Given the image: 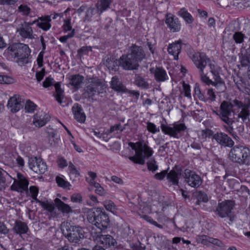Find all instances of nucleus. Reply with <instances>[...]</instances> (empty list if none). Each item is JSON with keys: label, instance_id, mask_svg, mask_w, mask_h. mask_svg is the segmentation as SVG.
Masks as SVG:
<instances>
[{"label": "nucleus", "instance_id": "nucleus-1", "mask_svg": "<svg viewBox=\"0 0 250 250\" xmlns=\"http://www.w3.org/2000/svg\"><path fill=\"white\" fill-rule=\"evenodd\" d=\"M190 58L198 69L201 80L207 85L214 86L223 92L226 89L225 83L219 75V68L212 63L210 59L203 53H194Z\"/></svg>", "mask_w": 250, "mask_h": 250}, {"label": "nucleus", "instance_id": "nucleus-2", "mask_svg": "<svg viewBox=\"0 0 250 250\" xmlns=\"http://www.w3.org/2000/svg\"><path fill=\"white\" fill-rule=\"evenodd\" d=\"M31 50L28 45L22 43H13L5 50L3 56L11 61L24 65L30 62Z\"/></svg>", "mask_w": 250, "mask_h": 250}, {"label": "nucleus", "instance_id": "nucleus-3", "mask_svg": "<svg viewBox=\"0 0 250 250\" xmlns=\"http://www.w3.org/2000/svg\"><path fill=\"white\" fill-rule=\"evenodd\" d=\"M88 222L101 230H105L109 225V218L103 208H93L87 212Z\"/></svg>", "mask_w": 250, "mask_h": 250}, {"label": "nucleus", "instance_id": "nucleus-4", "mask_svg": "<svg viewBox=\"0 0 250 250\" xmlns=\"http://www.w3.org/2000/svg\"><path fill=\"white\" fill-rule=\"evenodd\" d=\"M129 146L135 150V155L129 156L128 159L135 164L144 165L146 159L151 157L153 153L152 149L143 141H139L135 144L130 142Z\"/></svg>", "mask_w": 250, "mask_h": 250}, {"label": "nucleus", "instance_id": "nucleus-5", "mask_svg": "<svg viewBox=\"0 0 250 250\" xmlns=\"http://www.w3.org/2000/svg\"><path fill=\"white\" fill-rule=\"evenodd\" d=\"M61 230L63 235L71 243H79L84 237V232L82 227L72 225L68 222H64L62 224Z\"/></svg>", "mask_w": 250, "mask_h": 250}, {"label": "nucleus", "instance_id": "nucleus-6", "mask_svg": "<svg viewBox=\"0 0 250 250\" xmlns=\"http://www.w3.org/2000/svg\"><path fill=\"white\" fill-rule=\"evenodd\" d=\"M105 88V84L101 80L90 78L87 80L83 95L89 101L93 102L94 96L96 94L103 93Z\"/></svg>", "mask_w": 250, "mask_h": 250}, {"label": "nucleus", "instance_id": "nucleus-7", "mask_svg": "<svg viewBox=\"0 0 250 250\" xmlns=\"http://www.w3.org/2000/svg\"><path fill=\"white\" fill-rule=\"evenodd\" d=\"M229 159L239 164H250V149L240 146L232 148L229 154Z\"/></svg>", "mask_w": 250, "mask_h": 250}, {"label": "nucleus", "instance_id": "nucleus-8", "mask_svg": "<svg viewBox=\"0 0 250 250\" xmlns=\"http://www.w3.org/2000/svg\"><path fill=\"white\" fill-rule=\"evenodd\" d=\"M234 105H235L233 104V101L231 103L224 101L220 106L219 118L230 127L231 130H232V127L231 126L234 122L233 118L230 117L231 113L234 112L233 110Z\"/></svg>", "mask_w": 250, "mask_h": 250}, {"label": "nucleus", "instance_id": "nucleus-9", "mask_svg": "<svg viewBox=\"0 0 250 250\" xmlns=\"http://www.w3.org/2000/svg\"><path fill=\"white\" fill-rule=\"evenodd\" d=\"M234 206V201L226 200L219 203L215 210L216 214L221 218L228 217L231 221L233 220V216L231 215V210Z\"/></svg>", "mask_w": 250, "mask_h": 250}, {"label": "nucleus", "instance_id": "nucleus-10", "mask_svg": "<svg viewBox=\"0 0 250 250\" xmlns=\"http://www.w3.org/2000/svg\"><path fill=\"white\" fill-rule=\"evenodd\" d=\"M161 128L164 133L175 138H178V134L187 129L185 125L182 123H174L172 126H167L163 124H161Z\"/></svg>", "mask_w": 250, "mask_h": 250}, {"label": "nucleus", "instance_id": "nucleus-11", "mask_svg": "<svg viewBox=\"0 0 250 250\" xmlns=\"http://www.w3.org/2000/svg\"><path fill=\"white\" fill-rule=\"evenodd\" d=\"M234 104L238 108H241V111L238 114V117L241 118L243 122L250 121V100L247 99V102L243 104L242 102L237 100H233Z\"/></svg>", "mask_w": 250, "mask_h": 250}, {"label": "nucleus", "instance_id": "nucleus-12", "mask_svg": "<svg viewBox=\"0 0 250 250\" xmlns=\"http://www.w3.org/2000/svg\"><path fill=\"white\" fill-rule=\"evenodd\" d=\"M183 177L188 185L193 188H197L202 183L201 177L196 173L189 169L185 170Z\"/></svg>", "mask_w": 250, "mask_h": 250}, {"label": "nucleus", "instance_id": "nucleus-13", "mask_svg": "<svg viewBox=\"0 0 250 250\" xmlns=\"http://www.w3.org/2000/svg\"><path fill=\"white\" fill-rule=\"evenodd\" d=\"M35 22L23 21L20 24L17 28V32L22 38L25 39H34L33 31L31 25L35 24Z\"/></svg>", "mask_w": 250, "mask_h": 250}, {"label": "nucleus", "instance_id": "nucleus-14", "mask_svg": "<svg viewBox=\"0 0 250 250\" xmlns=\"http://www.w3.org/2000/svg\"><path fill=\"white\" fill-rule=\"evenodd\" d=\"M120 66L125 70H132L137 69L139 63L128 54L123 55L120 57Z\"/></svg>", "mask_w": 250, "mask_h": 250}, {"label": "nucleus", "instance_id": "nucleus-15", "mask_svg": "<svg viewBox=\"0 0 250 250\" xmlns=\"http://www.w3.org/2000/svg\"><path fill=\"white\" fill-rule=\"evenodd\" d=\"M213 138L220 145L231 147L234 145L233 140L224 132H217L213 135Z\"/></svg>", "mask_w": 250, "mask_h": 250}, {"label": "nucleus", "instance_id": "nucleus-16", "mask_svg": "<svg viewBox=\"0 0 250 250\" xmlns=\"http://www.w3.org/2000/svg\"><path fill=\"white\" fill-rule=\"evenodd\" d=\"M97 241L102 244L105 248L113 249L117 247L116 240L110 235H100L97 237Z\"/></svg>", "mask_w": 250, "mask_h": 250}, {"label": "nucleus", "instance_id": "nucleus-17", "mask_svg": "<svg viewBox=\"0 0 250 250\" xmlns=\"http://www.w3.org/2000/svg\"><path fill=\"white\" fill-rule=\"evenodd\" d=\"M128 54L138 62L142 61L146 57V54L142 47L135 44H133L130 47Z\"/></svg>", "mask_w": 250, "mask_h": 250}, {"label": "nucleus", "instance_id": "nucleus-18", "mask_svg": "<svg viewBox=\"0 0 250 250\" xmlns=\"http://www.w3.org/2000/svg\"><path fill=\"white\" fill-rule=\"evenodd\" d=\"M165 22L171 31L175 32L180 31L181 24L178 18L171 14H167Z\"/></svg>", "mask_w": 250, "mask_h": 250}, {"label": "nucleus", "instance_id": "nucleus-19", "mask_svg": "<svg viewBox=\"0 0 250 250\" xmlns=\"http://www.w3.org/2000/svg\"><path fill=\"white\" fill-rule=\"evenodd\" d=\"M22 106L21 98L19 95H15L13 96L8 101L7 107L12 112L16 113L18 112Z\"/></svg>", "mask_w": 250, "mask_h": 250}, {"label": "nucleus", "instance_id": "nucleus-20", "mask_svg": "<svg viewBox=\"0 0 250 250\" xmlns=\"http://www.w3.org/2000/svg\"><path fill=\"white\" fill-rule=\"evenodd\" d=\"M50 118V116L47 114L43 111L39 112L34 116L33 123L36 127H41L49 121Z\"/></svg>", "mask_w": 250, "mask_h": 250}, {"label": "nucleus", "instance_id": "nucleus-21", "mask_svg": "<svg viewBox=\"0 0 250 250\" xmlns=\"http://www.w3.org/2000/svg\"><path fill=\"white\" fill-rule=\"evenodd\" d=\"M51 16H45L38 18L37 20L33 21L35 22L38 27L44 31H48L51 27L50 22Z\"/></svg>", "mask_w": 250, "mask_h": 250}, {"label": "nucleus", "instance_id": "nucleus-22", "mask_svg": "<svg viewBox=\"0 0 250 250\" xmlns=\"http://www.w3.org/2000/svg\"><path fill=\"white\" fill-rule=\"evenodd\" d=\"M95 9L93 7H88L85 6H82L77 9V13L79 15H83L84 21H90L91 18L95 13Z\"/></svg>", "mask_w": 250, "mask_h": 250}, {"label": "nucleus", "instance_id": "nucleus-23", "mask_svg": "<svg viewBox=\"0 0 250 250\" xmlns=\"http://www.w3.org/2000/svg\"><path fill=\"white\" fill-rule=\"evenodd\" d=\"M72 110L75 119L78 122L81 123H83L85 122L86 116L81 105L78 103L75 104L72 108Z\"/></svg>", "mask_w": 250, "mask_h": 250}, {"label": "nucleus", "instance_id": "nucleus-24", "mask_svg": "<svg viewBox=\"0 0 250 250\" xmlns=\"http://www.w3.org/2000/svg\"><path fill=\"white\" fill-rule=\"evenodd\" d=\"M149 70L154 75L157 81L164 82L168 79L166 71L162 67H152Z\"/></svg>", "mask_w": 250, "mask_h": 250}, {"label": "nucleus", "instance_id": "nucleus-25", "mask_svg": "<svg viewBox=\"0 0 250 250\" xmlns=\"http://www.w3.org/2000/svg\"><path fill=\"white\" fill-rule=\"evenodd\" d=\"M181 50V42L180 41L175 42L174 43L169 44L167 48L168 52L172 55L174 59L177 60L178 59V55Z\"/></svg>", "mask_w": 250, "mask_h": 250}, {"label": "nucleus", "instance_id": "nucleus-26", "mask_svg": "<svg viewBox=\"0 0 250 250\" xmlns=\"http://www.w3.org/2000/svg\"><path fill=\"white\" fill-rule=\"evenodd\" d=\"M13 230L15 233L21 235L27 232L28 228L25 223L16 221L13 228Z\"/></svg>", "mask_w": 250, "mask_h": 250}, {"label": "nucleus", "instance_id": "nucleus-27", "mask_svg": "<svg viewBox=\"0 0 250 250\" xmlns=\"http://www.w3.org/2000/svg\"><path fill=\"white\" fill-rule=\"evenodd\" d=\"M110 83L111 88L118 92H124L126 90L125 86L116 76L112 77Z\"/></svg>", "mask_w": 250, "mask_h": 250}, {"label": "nucleus", "instance_id": "nucleus-28", "mask_svg": "<svg viewBox=\"0 0 250 250\" xmlns=\"http://www.w3.org/2000/svg\"><path fill=\"white\" fill-rule=\"evenodd\" d=\"M54 202L56 207L62 213L68 214L73 212L71 208L68 205L63 203L60 199L56 198L54 200Z\"/></svg>", "mask_w": 250, "mask_h": 250}, {"label": "nucleus", "instance_id": "nucleus-29", "mask_svg": "<svg viewBox=\"0 0 250 250\" xmlns=\"http://www.w3.org/2000/svg\"><path fill=\"white\" fill-rule=\"evenodd\" d=\"M181 170L176 168L172 169L167 174V179L173 185H177L179 183V176L181 175Z\"/></svg>", "mask_w": 250, "mask_h": 250}, {"label": "nucleus", "instance_id": "nucleus-30", "mask_svg": "<svg viewBox=\"0 0 250 250\" xmlns=\"http://www.w3.org/2000/svg\"><path fill=\"white\" fill-rule=\"evenodd\" d=\"M69 84L77 90L79 89L83 82L84 77L79 74L70 76L69 78Z\"/></svg>", "mask_w": 250, "mask_h": 250}, {"label": "nucleus", "instance_id": "nucleus-31", "mask_svg": "<svg viewBox=\"0 0 250 250\" xmlns=\"http://www.w3.org/2000/svg\"><path fill=\"white\" fill-rule=\"evenodd\" d=\"M11 179V177L6 171L0 168V190L4 189L8 186V181Z\"/></svg>", "mask_w": 250, "mask_h": 250}, {"label": "nucleus", "instance_id": "nucleus-32", "mask_svg": "<svg viewBox=\"0 0 250 250\" xmlns=\"http://www.w3.org/2000/svg\"><path fill=\"white\" fill-rule=\"evenodd\" d=\"M28 184V181L26 179H21L18 182L13 184L11 186V188L22 192L23 191L27 190Z\"/></svg>", "mask_w": 250, "mask_h": 250}, {"label": "nucleus", "instance_id": "nucleus-33", "mask_svg": "<svg viewBox=\"0 0 250 250\" xmlns=\"http://www.w3.org/2000/svg\"><path fill=\"white\" fill-rule=\"evenodd\" d=\"M105 64L109 70L116 71L120 65V59L119 60H115L114 58L107 59Z\"/></svg>", "mask_w": 250, "mask_h": 250}, {"label": "nucleus", "instance_id": "nucleus-34", "mask_svg": "<svg viewBox=\"0 0 250 250\" xmlns=\"http://www.w3.org/2000/svg\"><path fill=\"white\" fill-rule=\"evenodd\" d=\"M45 132L48 134L50 140L51 138L53 139V141L54 142V144H53L52 143H51V145L55 146L56 144L58 143L60 139L59 137H57L56 130H54L49 126L46 128Z\"/></svg>", "mask_w": 250, "mask_h": 250}, {"label": "nucleus", "instance_id": "nucleus-35", "mask_svg": "<svg viewBox=\"0 0 250 250\" xmlns=\"http://www.w3.org/2000/svg\"><path fill=\"white\" fill-rule=\"evenodd\" d=\"M55 88L56 92L55 96L56 100L60 104H62V100L63 98V90L61 88L60 83H57L55 84Z\"/></svg>", "mask_w": 250, "mask_h": 250}, {"label": "nucleus", "instance_id": "nucleus-36", "mask_svg": "<svg viewBox=\"0 0 250 250\" xmlns=\"http://www.w3.org/2000/svg\"><path fill=\"white\" fill-rule=\"evenodd\" d=\"M178 15L183 18L188 23H191L193 21L192 16L187 11L186 8H182L179 12Z\"/></svg>", "mask_w": 250, "mask_h": 250}, {"label": "nucleus", "instance_id": "nucleus-37", "mask_svg": "<svg viewBox=\"0 0 250 250\" xmlns=\"http://www.w3.org/2000/svg\"><path fill=\"white\" fill-rule=\"evenodd\" d=\"M199 240L204 245H208V243H211L219 245V241L217 239L209 237L207 235H202L199 237Z\"/></svg>", "mask_w": 250, "mask_h": 250}, {"label": "nucleus", "instance_id": "nucleus-38", "mask_svg": "<svg viewBox=\"0 0 250 250\" xmlns=\"http://www.w3.org/2000/svg\"><path fill=\"white\" fill-rule=\"evenodd\" d=\"M39 164L34 168V172L38 174H42L47 170V166L42 159L39 158Z\"/></svg>", "mask_w": 250, "mask_h": 250}, {"label": "nucleus", "instance_id": "nucleus-39", "mask_svg": "<svg viewBox=\"0 0 250 250\" xmlns=\"http://www.w3.org/2000/svg\"><path fill=\"white\" fill-rule=\"evenodd\" d=\"M110 0H98L97 3V10L100 11V13L105 11L109 7Z\"/></svg>", "mask_w": 250, "mask_h": 250}, {"label": "nucleus", "instance_id": "nucleus-40", "mask_svg": "<svg viewBox=\"0 0 250 250\" xmlns=\"http://www.w3.org/2000/svg\"><path fill=\"white\" fill-rule=\"evenodd\" d=\"M134 83L144 89L148 88L149 86L148 83L145 81V79L139 76H136Z\"/></svg>", "mask_w": 250, "mask_h": 250}, {"label": "nucleus", "instance_id": "nucleus-41", "mask_svg": "<svg viewBox=\"0 0 250 250\" xmlns=\"http://www.w3.org/2000/svg\"><path fill=\"white\" fill-rule=\"evenodd\" d=\"M105 209L113 213H114L117 208L115 204L111 200H105L103 203Z\"/></svg>", "mask_w": 250, "mask_h": 250}, {"label": "nucleus", "instance_id": "nucleus-42", "mask_svg": "<svg viewBox=\"0 0 250 250\" xmlns=\"http://www.w3.org/2000/svg\"><path fill=\"white\" fill-rule=\"evenodd\" d=\"M196 196L197 199L196 204H199L201 202L207 203L208 201L207 194L204 192L199 191L197 192Z\"/></svg>", "mask_w": 250, "mask_h": 250}, {"label": "nucleus", "instance_id": "nucleus-43", "mask_svg": "<svg viewBox=\"0 0 250 250\" xmlns=\"http://www.w3.org/2000/svg\"><path fill=\"white\" fill-rule=\"evenodd\" d=\"M37 107L33 102L30 100H27L25 105V110L26 112L32 113L34 111Z\"/></svg>", "mask_w": 250, "mask_h": 250}, {"label": "nucleus", "instance_id": "nucleus-44", "mask_svg": "<svg viewBox=\"0 0 250 250\" xmlns=\"http://www.w3.org/2000/svg\"><path fill=\"white\" fill-rule=\"evenodd\" d=\"M14 82V80L11 77L7 75H0V83L11 84Z\"/></svg>", "mask_w": 250, "mask_h": 250}, {"label": "nucleus", "instance_id": "nucleus-45", "mask_svg": "<svg viewBox=\"0 0 250 250\" xmlns=\"http://www.w3.org/2000/svg\"><path fill=\"white\" fill-rule=\"evenodd\" d=\"M18 11L23 16H28L31 12V9L26 5L21 4L18 7Z\"/></svg>", "mask_w": 250, "mask_h": 250}, {"label": "nucleus", "instance_id": "nucleus-46", "mask_svg": "<svg viewBox=\"0 0 250 250\" xmlns=\"http://www.w3.org/2000/svg\"><path fill=\"white\" fill-rule=\"evenodd\" d=\"M147 166L148 169L152 172H154L158 169L156 162L154 159H151L147 162Z\"/></svg>", "mask_w": 250, "mask_h": 250}, {"label": "nucleus", "instance_id": "nucleus-47", "mask_svg": "<svg viewBox=\"0 0 250 250\" xmlns=\"http://www.w3.org/2000/svg\"><path fill=\"white\" fill-rule=\"evenodd\" d=\"M56 182L59 187L66 188L70 186V184L67 181H65L63 178L57 176L56 178Z\"/></svg>", "mask_w": 250, "mask_h": 250}, {"label": "nucleus", "instance_id": "nucleus-48", "mask_svg": "<svg viewBox=\"0 0 250 250\" xmlns=\"http://www.w3.org/2000/svg\"><path fill=\"white\" fill-rule=\"evenodd\" d=\"M146 125L147 129L149 132L153 134H155L160 131L159 128H157L154 124L149 122H147L146 123Z\"/></svg>", "mask_w": 250, "mask_h": 250}, {"label": "nucleus", "instance_id": "nucleus-49", "mask_svg": "<svg viewBox=\"0 0 250 250\" xmlns=\"http://www.w3.org/2000/svg\"><path fill=\"white\" fill-rule=\"evenodd\" d=\"M39 158H31L29 159L28 165L30 168L34 172V168L39 164Z\"/></svg>", "mask_w": 250, "mask_h": 250}, {"label": "nucleus", "instance_id": "nucleus-50", "mask_svg": "<svg viewBox=\"0 0 250 250\" xmlns=\"http://www.w3.org/2000/svg\"><path fill=\"white\" fill-rule=\"evenodd\" d=\"M233 39L236 43H241L244 40V35L241 32H236L233 35Z\"/></svg>", "mask_w": 250, "mask_h": 250}, {"label": "nucleus", "instance_id": "nucleus-51", "mask_svg": "<svg viewBox=\"0 0 250 250\" xmlns=\"http://www.w3.org/2000/svg\"><path fill=\"white\" fill-rule=\"evenodd\" d=\"M207 98L206 99V101L209 100L211 102L214 101L216 99V95L215 94V92L212 88H209L208 89L207 93Z\"/></svg>", "mask_w": 250, "mask_h": 250}, {"label": "nucleus", "instance_id": "nucleus-52", "mask_svg": "<svg viewBox=\"0 0 250 250\" xmlns=\"http://www.w3.org/2000/svg\"><path fill=\"white\" fill-rule=\"evenodd\" d=\"M75 33V29H73L71 32L67 35L61 37L59 39L60 41L63 43L66 42L68 39H71L74 37Z\"/></svg>", "mask_w": 250, "mask_h": 250}, {"label": "nucleus", "instance_id": "nucleus-53", "mask_svg": "<svg viewBox=\"0 0 250 250\" xmlns=\"http://www.w3.org/2000/svg\"><path fill=\"white\" fill-rule=\"evenodd\" d=\"M194 93L195 95L197 96L199 100L206 102V99L201 92L200 89L198 86H195L194 88Z\"/></svg>", "mask_w": 250, "mask_h": 250}, {"label": "nucleus", "instance_id": "nucleus-54", "mask_svg": "<svg viewBox=\"0 0 250 250\" xmlns=\"http://www.w3.org/2000/svg\"><path fill=\"white\" fill-rule=\"evenodd\" d=\"M30 192L31 193V197L36 200L37 197L39 192V189L38 188L35 186H31L29 188Z\"/></svg>", "mask_w": 250, "mask_h": 250}, {"label": "nucleus", "instance_id": "nucleus-55", "mask_svg": "<svg viewBox=\"0 0 250 250\" xmlns=\"http://www.w3.org/2000/svg\"><path fill=\"white\" fill-rule=\"evenodd\" d=\"M9 232V229L7 228L6 224L0 221V234L6 235Z\"/></svg>", "mask_w": 250, "mask_h": 250}, {"label": "nucleus", "instance_id": "nucleus-56", "mask_svg": "<svg viewBox=\"0 0 250 250\" xmlns=\"http://www.w3.org/2000/svg\"><path fill=\"white\" fill-rule=\"evenodd\" d=\"M41 205L45 209L50 212H53L55 208L54 204L52 203L42 202Z\"/></svg>", "mask_w": 250, "mask_h": 250}, {"label": "nucleus", "instance_id": "nucleus-57", "mask_svg": "<svg viewBox=\"0 0 250 250\" xmlns=\"http://www.w3.org/2000/svg\"><path fill=\"white\" fill-rule=\"evenodd\" d=\"M54 79L50 77L46 78L45 80L42 83V86L47 88L52 85L54 83Z\"/></svg>", "mask_w": 250, "mask_h": 250}, {"label": "nucleus", "instance_id": "nucleus-58", "mask_svg": "<svg viewBox=\"0 0 250 250\" xmlns=\"http://www.w3.org/2000/svg\"><path fill=\"white\" fill-rule=\"evenodd\" d=\"M213 135V132L209 129H206L202 130L201 131V136L203 139H206L207 137H209Z\"/></svg>", "mask_w": 250, "mask_h": 250}, {"label": "nucleus", "instance_id": "nucleus-59", "mask_svg": "<svg viewBox=\"0 0 250 250\" xmlns=\"http://www.w3.org/2000/svg\"><path fill=\"white\" fill-rule=\"evenodd\" d=\"M71 19H68L64 20V23L62 26L63 30L65 32L68 31L72 30V26L70 23Z\"/></svg>", "mask_w": 250, "mask_h": 250}, {"label": "nucleus", "instance_id": "nucleus-60", "mask_svg": "<svg viewBox=\"0 0 250 250\" xmlns=\"http://www.w3.org/2000/svg\"><path fill=\"white\" fill-rule=\"evenodd\" d=\"M144 218L146 221H147V222H149L150 223L154 225V226H155L159 228H162V225L158 224L157 223V222H156L155 221H154L151 217L147 216V215H145V216H144Z\"/></svg>", "mask_w": 250, "mask_h": 250}, {"label": "nucleus", "instance_id": "nucleus-61", "mask_svg": "<svg viewBox=\"0 0 250 250\" xmlns=\"http://www.w3.org/2000/svg\"><path fill=\"white\" fill-rule=\"evenodd\" d=\"M45 74V69L44 68H42L41 71H38L36 73V78L38 82H41L43 78L44 77Z\"/></svg>", "mask_w": 250, "mask_h": 250}, {"label": "nucleus", "instance_id": "nucleus-62", "mask_svg": "<svg viewBox=\"0 0 250 250\" xmlns=\"http://www.w3.org/2000/svg\"><path fill=\"white\" fill-rule=\"evenodd\" d=\"M68 168L71 174H74L75 175H79L78 170L76 168V167L71 162L69 163Z\"/></svg>", "mask_w": 250, "mask_h": 250}, {"label": "nucleus", "instance_id": "nucleus-63", "mask_svg": "<svg viewBox=\"0 0 250 250\" xmlns=\"http://www.w3.org/2000/svg\"><path fill=\"white\" fill-rule=\"evenodd\" d=\"M184 90V95L185 96L190 98L191 94H190V86L188 84H186L185 83L183 85Z\"/></svg>", "mask_w": 250, "mask_h": 250}, {"label": "nucleus", "instance_id": "nucleus-64", "mask_svg": "<svg viewBox=\"0 0 250 250\" xmlns=\"http://www.w3.org/2000/svg\"><path fill=\"white\" fill-rule=\"evenodd\" d=\"M167 174L166 170H163L160 173H157L154 175V178L159 180H163Z\"/></svg>", "mask_w": 250, "mask_h": 250}]
</instances>
